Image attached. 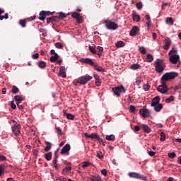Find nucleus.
<instances>
[{
    "label": "nucleus",
    "instance_id": "nucleus-1",
    "mask_svg": "<svg viewBox=\"0 0 181 181\" xmlns=\"http://www.w3.org/2000/svg\"><path fill=\"white\" fill-rule=\"evenodd\" d=\"M179 76L177 72H167L164 74L161 77V84L158 86L157 90L161 94H166L168 91H169V88H168V85H166V81H169L170 80H173Z\"/></svg>",
    "mask_w": 181,
    "mask_h": 181
},
{
    "label": "nucleus",
    "instance_id": "nucleus-2",
    "mask_svg": "<svg viewBox=\"0 0 181 181\" xmlns=\"http://www.w3.org/2000/svg\"><path fill=\"white\" fill-rule=\"evenodd\" d=\"M80 62H82V63H84L85 64H89L90 66H92V67H94L95 70H97V71H100V73H103V71H105V69H104V68L94 63V62H93V59L90 58H82L80 59Z\"/></svg>",
    "mask_w": 181,
    "mask_h": 181
},
{
    "label": "nucleus",
    "instance_id": "nucleus-3",
    "mask_svg": "<svg viewBox=\"0 0 181 181\" xmlns=\"http://www.w3.org/2000/svg\"><path fill=\"white\" fill-rule=\"evenodd\" d=\"M84 136L85 138H89L90 139H97V141L101 142L103 146H105V143L104 142V140L100 138L98 134L92 133L91 134H88L87 133H85Z\"/></svg>",
    "mask_w": 181,
    "mask_h": 181
},
{
    "label": "nucleus",
    "instance_id": "nucleus-4",
    "mask_svg": "<svg viewBox=\"0 0 181 181\" xmlns=\"http://www.w3.org/2000/svg\"><path fill=\"white\" fill-rule=\"evenodd\" d=\"M93 80V76L86 74L85 76H81L76 81V83H79V84H82L83 86L87 84L88 81Z\"/></svg>",
    "mask_w": 181,
    "mask_h": 181
},
{
    "label": "nucleus",
    "instance_id": "nucleus-5",
    "mask_svg": "<svg viewBox=\"0 0 181 181\" xmlns=\"http://www.w3.org/2000/svg\"><path fill=\"white\" fill-rule=\"evenodd\" d=\"M128 176L129 177H132L133 179H139V180L148 181V179L146 178V176L141 175L138 173H134V172L129 173Z\"/></svg>",
    "mask_w": 181,
    "mask_h": 181
},
{
    "label": "nucleus",
    "instance_id": "nucleus-6",
    "mask_svg": "<svg viewBox=\"0 0 181 181\" xmlns=\"http://www.w3.org/2000/svg\"><path fill=\"white\" fill-rule=\"evenodd\" d=\"M112 91L115 95H117V97H121V93H125L127 90H125V87L121 85L120 86L112 88Z\"/></svg>",
    "mask_w": 181,
    "mask_h": 181
},
{
    "label": "nucleus",
    "instance_id": "nucleus-7",
    "mask_svg": "<svg viewBox=\"0 0 181 181\" xmlns=\"http://www.w3.org/2000/svg\"><path fill=\"white\" fill-rule=\"evenodd\" d=\"M105 25L109 30H116V29H118V24L108 20L105 21Z\"/></svg>",
    "mask_w": 181,
    "mask_h": 181
},
{
    "label": "nucleus",
    "instance_id": "nucleus-8",
    "mask_svg": "<svg viewBox=\"0 0 181 181\" xmlns=\"http://www.w3.org/2000/svg\"><path fill=\"white\" fill-rule=\"evenodd\" d=\"M154 65L155 70L158 74L163 73V71L165 69H166V65H165L163 63L155 62Z\"/></svg>",
    "mask_w": 181,
    "mask_h": 181
},
{
    "label": "nucleus",
    "instance_id": "nucleus-9",
    "mask_svg": "<svg viewBox=\"0 0 181 181\" xmlns=\"http://www.w3.org/2000/svg\"><path fill=\"white\" fill-rule=\"evenodd\" d=\"M169 60L172 64H177V62L180 60V57L178 54H170L169 55Z\"/></svg>",
    "mask_w": 181,
    "mask_h": 181
},
{
    "label": "nucleus",
    "instance_id": "nucleus-10",
    "mask_svg": "<svg viewBox=\"0 0 181 181\" xmlns=\"http://www.w3.org/2000/svg\"><path fill=\"white\" fill-rule=\"evenodd\" d=\"M139 114L143 117V118H149V117H151V111L146 109V107L141 109Z\"/></svg>",
    "mask_w": 181,
    "mask_h": 181
},
{
    "label": "nucleus",
    "instance_id": "nucleus-11",
    "mask_svg": "<svg viewBox=\"0 0 181 181\" xmlns=\"http://www.w3.org/2000/svg\"><path fill=\"white\" fill-rule=\"evenodd\" d=\"M70 149H71V147L70 146V144H66L62 149L60 153L61 155H69V152H70Z\"/></svg>",
    "mask_w": 181,
    "mask_h": 181
},
{
    "label": "nucleus",
    "instance_id": "nucleus-12",
    "mask_svg": "<svg viewBox=\"0 0 181 181\" xmlns=\"http://www.w3.org/2000/svg\"><path fill=\"white\" fill-rule=\"evenodd\" d=\"M12 131H13L14 135H16V136H18V135H19V134H21V125L15 124L12 127Z\"/></svg>",
    "mask_w": 181,
    "mask_h": 181
},
{
    "label": "nucleus",
    "instance_id": "nucleus-13",
    "mask_svg": "<svg viewBox=\"0 0 181 181\" xmlns=\"http://www.w3.org/2000/svg\"><path fill=\"white\" fill-rule=\"evenodd\" d=\"M159 103H160V98L159 96H156L152 99L151 106L156 107V105L160 104Z\"/></svg>",
    "mask_w": 181,
    "mask_h": 181
},
{
    "label": "nucleus",
    "instance_id": "nucleus-14",
    "mask_svg": "<svg viewBox=\"0 0 181 181\" xmlns=\"http://www.w3.org/2000/svg\"><path fill=\"white\" fill-rule=\"evenodd\" d=\"M139 33V28L138 26H134L130 30V36H136Z\"/></svg>",
    "mask_w": 181,
    "mask_h": 181
},
{
    "label": "nucleus",
    "instance_id": "nucleus-15",
    "mask_svg": "<svg viewBox=\"0 0 181 181\" xmlns=\"http://www.w3.org/2000/svg\"><path fill=\"white\" fill-rule=\"evenodd\" d=\"M53 22H59V16H54L47 18V23H53Z\"/></svg>",
    "mask_w": 181,
    "mask_h": 181
},
{
    "label": "nucleus",
    "instance_id": "nucleus-16",
    "mask_svg": "<svg viewBox=\"0 0 181 181\" xmlns=\"http://www.w3.org/2000/svg\"><path fill=\"white\" fill-rule=\"evenodd\" d=\"M59 77H62V78H66V68L64 66H61L59 68Z\"/></svg>",
    "mask_w": 181,
    "mask_h": 181
},
{
    "label": "nucleus",
    "instance_id": "nucleus-17",
    "mask_svg": "<svg viewBox=\"0 0 181 181\" xmlns=\"http://www.w3.org/2000/svg\"><path fill=\"white\" fill-rule=\"evenodd\" d=\"M46 147L44 148L45 152H49L52 149V144L49 141H45Z\"/></svg>",
    "mask_w": 181,
    "mask_h": 181
},
{
    "label": "nucleus",
    "instance_id": "nucleus-18",
    "mask_svg": "<svg viewBox=\"0 0 181 181\" xmlns=\"http://www.w3.org/2000/svg\"><path fill=\"white\" fill-rule=\"evenodd\" d=\"M132 16L133 21H134V22H139V21L141 20V17L139 16V15L136 14L135 11H133Z\"/></svg>",
    "mask_w": 181,
    "mask_h": 181
},
{
    "label": "nucleus",
    "instance_id": "nucleus-19",
    "mask_svg": "<svg viewBox=\"0 0 181 181\" xmlns=\"http://www.w3.org/2000/svg\"><path fill=\"white\" fill-rule=\"evenodd\" d=\"M165 42V45L164 46V49L165 50H168L169 49V46L172 45V41H170V39L166 38Z\"/></svg>",
    "mask_w": 181,
    "mask_h": 181
},
{
    "label": "nucleus",
    "instance_id": "nucleus-20",
    "mask_svg": "<svg viewBox=\"0 0 181 181\" xmlns=\"http://www.w3.org/2000/svg\"><path fill=\"white\" fill-rule=\"evenodd\" d=\"M53 15V12L42 11L40 12V16H50Z\"/></svg>",
    "mask_w": 181,
    "mask_h": 181
},
{
    "label": "nucleus",
    "instance_id": "nucleus-21",
    "mask_svg": "<svg viewBox=\"0 0 181 181\" xmlns=\"http://www.w3.org/2000/svg\"><path fill=\"white\" fill-rule=\"evenodd\" d=\"M153 107H154V110L156 111V112H160V111L163 108V105L160 103V104H158L156 106H153Z\"/></svg>",
    "mask_w": 181,
    "mask_h": 181
},
{
    "label": "nucleus",
    "instance_id": "nucleus-22",
    "mask_svg": "<svg viewBox=\"0 0 181 181\" xmlns=\"http://www.w3.org/2000/svg\"><path fill=\"white\" fill-rule=\"evenodd\" d=\"M64 115H65L67 118V119H74V115H72L71 113H67L65 110L63 111Z\"/></svg>",
    "mask_w": 181,
    "mask_h": 181
},
{
    "label": "nucleus",
    "instance_id": "nucleus-23",
    "mask_svg": "<svg viewBox=\"0 0 181 181\" xmlns=\"http://www.w3.org/2000/svg\"><path fill=\"white\" fill-rule=\"evenodd\" d=\"M142 129L146 134H150L151 129L146 124H142Z\"/></svg>",
    "mask_w": 181,
    "mask_h": 181
},
{
    "label": "nucleus",
    "instance_id": "nucleus-24",
    "mask_svg": "<svg viewBox=\"0 0 181 181\" xmlns=\"http://www.w3.org/2000/svg\"><path fill=\"white\" fill-rule=\"evenodd\" d=\"M59 57H60L57 54H55V55L51 56L50 57L51 63H54L55 62H57V60H59Z\"/></svg>",
    "mask_w": 181,
    "mask_h": 181
},
{
    "label": "nucleus",
    "instance_id": "nucleus-25",
    "mask_svg": "<svg viewBox=\"0 0 181 181\" xmlns=\"http://www.w3.org/2000/svg\"><path fill=\"white\" fill-rule=\"evenodd\" d=\"M165 23L170 26L173 25V18L172 17H168L165 19Z\"/></svg>",
    "mask_w": 181,
    "mask_h": 181
},
{
    "label": "nucleus",
    "instance_id": "nucleus-26",
    "mask_svg": "<svg viewBox=\"0 0 181 181\" xmlns=\"http://www.w3.org/2000/svg\"><path fill=\"white\" fill-rule=\"evenodd\" d=\"M14 100L16 102V104L22 103L23 101V98L19 95H17L14 97Z\"/></svg>",
    "mask_w": 181,
    "mask_h": 181
},
{
    "label": "nucleus",
    "instance_id": "nucleus-27",
    "mask_svg": "<svg viewBox=\"0 0 181 181\" xmlns=\"http://www.w3.org/2000/svg\"><path fill=\"white\" fill-rule=\"evenodd\" d=\"M105 139L107 141H111L112 142H114V141H115V136L113 134L106 135Z\"/></svg>",
    "mask_w": 181,
    "mask_h": 181
},
{
    "label": "nucleus",
    "instance_id": "nucleus-28",
    "mask_svg": "<svg viewBox=\"0 0 181 181\" xmlns=\"http://www.w3.org/2000/svg\"><path fill=\"white\" fill-rule=\"evenodd\" d=\"M147 63H152L153 62V56L151 54H148L146 57Z\"/></svg>",
    "mask_w": 181,
    "mask_h": 181
},
{
    "label": "nucleus",
    "instance_id": "nucleus-29",
    "mask_svg": "<svg viewBox=\"0 0 181 181\" xmlns=\"http://www.w3.org/2000/svg\"><path fill=\"white\" fill-rule=\"evenodd\" d=\"M52 152H48V153H45L44 155V156H45L46 160H48V161L52 160Z\"/></svg>",
    "mask_w": 181,
    "mask_h": 181
},
{
    "label": "nucleus",
    "instance_id": "nucleus-30",
    "mask_svg": "<svg viewBox=\"0 0 181 181\" xmlns=\"http://www.w3.org/2000/svg\"><path fill=\"white\" fill-rule=\"evenodd\" d=\"M90 180L91 181H103V180L100 176H94V175H92L90 177Z\"/></svg>",
    "mask_w": 181,
    "mask_h": 181
},
{
    "label": "nucleus",
    "instance_id": "nucleus-31",
    "mask_svg": "<svg viewBox=\"0 0 181 181\" xmlns=\"http://www.w3.org/2000/svg\"><path fill=\"white\" fill-rule=\"evenodd\" d=\"M11 91H12L13 94H17V93H19V88L17 87L16 86L13 85L12 86Z\"/></svg>",
    "mask_w": 181,
    "mask_h": 181
},
{
    "label": "nucleus",
    "instance_id": "nucleus-32",
    "mask_svg": "<svg viewBox=\"0 0 181 181\" xmlns=\"http://www.w3.org/2000/svg\"><path fill=\"white\" fill-rule=\"evenodd\" d=\"M38 66L40 69H45L46 67V62L40 61L38 62Z\"/></svg>",
    "mask_w": 181,
    "mask_h": 181
},
{
    "label": "nucleus",
    "instance_id": "nucleus-33",
    "mask_svg": "<svg viewBox=\"0 0 181 181\" xmlns=\"http://www.w3.org/2000/svg\"><path fill=\"white\" fill-rule=\"evenodd\" d=\"M141 68V65L138 64H134L131 66V69L132 70H138V69Z\"/></svg>",
    "mask_w": 181,
    "mask_h": 181
},
{
    "label": "nucleus",
    "instance_id": "nucleus-34",
    "mask_svg": "<svg viewBox=\"0 0 181 181\" xmlns=\"http://www.w3.org/2000/svg\"><path fill=\"white\" fill-rule=\"evenodd\" d=\"M160 140L161 141V142H165L166 139V134H165L164 132H161L160 134Z\"/></svg>",
    "mask_w": 181,
    "mask_h": 181
},
{
    "label": "nucleus",
    "instance_id": "nucleus-35",
    "mask_svg": "<svg viewBox=\"0 0 181 181\" xmlns=\"http://www.w3.org/2000/svg\"><path fill=\"white\" fill-rule=\"evenodd\" d=\"M170 54H177V49L175 47H173L172 50H170L168 53V56Z\"/></svg>",
    "mask_w": 181,
    "mask_h": 181
},
{
    "label": "nucleus",
    "instance_id": "nucleus-36",
    "mask_svg": "<svg viewBox=\"0 0 181 181\" xmlns=\"http://www.w3.org/2000/svg\"><path fill=\"white\" fill-rule=\"evenodd\" d=\"M175 101V96L170 95L168 98L165 99V103H169Z\"/></svg>",
    "mask_w": 181,
    "mask_h": 181
},
{
    "label": "nucleus",
    "instance_id": "nucleus-37",
    "mask_svg": "<svg viewBox=\"0 0 181 181\" xmlns=\"http://www.w3.org/2000/svg\"><path fill=\"white\" fill-rule=\"evenodd\" d=\"M143 88L144 91H149L151 89V85H149V83H146L143 86Z\"/></svg>",
    "mask_w": 181,
    "mask_h": 181
},
{
    "label": "nucleus",
    "instance_id": "nucleus-38",
    "mask_svg": "<svg viewBox=\"0 0 181 181\" xmlns=\"http://www.w3.org/2000/svg\"><path fill=\"white\" fill-rule=\"evenodd\" d=\"M59 19H64V18H67V15H66V13H63V12H60L59 13V16H57Z\"/></svg>",
    "mask_w": 181,
    "mask_h": 181
},
{
    "label": "nucleus",
    "instance_id": "nucleus-39",
    "mask_svg": "<svg viewBox=\"0 0 181 181\" xmlns=\"http://www.w3.org/2000/svg\"><path fill=\"white\" fill-rule=\"evenodd\" d=\"M89 166H91V163L90 162H84L83 164L82 165V168L83 169H86V168H88Z\"/></svg>",
    "mask_w": 181,
    "mask_h": 181
},
{
    "label": "nucleus",
    "instance_id": "nucleus-40",
    "mask_svg": "<svg viewBox=\"0 0 181 181\" xmlns=\"http://www.w3.org/2000/svg\"><path fill=\"white\" fill-rule=\"evenodd\" d=\"M139 49L140 53H141V54H146V49H145V47H140L139 48Z\"/></svg>",
    "mask_w": 181,
    "mask_h": 181
},
{
    "label": "nucleus",
    "instance_id": "nucleus-41",
    "mask_svg": "<svg viewBox=\"0 0 181 181\" xmlns=\"http://www.w3.org/2000/svg\"><path fill=\"white\" fill-rule=\"evenodd\" d=\"M2 14H0V21H4V19H8L9 18V14L6 13L4 16H1Z\"/></svg>",
    "mask_w": 181,
    "mask_h": 181
},
{
    "label": "nucleus",
    "instance_id": "nucleus-42",
    "mask_svg": "<svg viewBox=\"0 0 181 181\" xmlns=\"http://www.w3.org/2000/svg\"><path fill=\"white\" fill-rule=\"evenodd\" d=\"M19 23L22 28H26V20H20Z\"/></svg>",
    "mask_w": 181,
    "mask_h": 181
},
{
    "label": "nucleus",
    "instance_id": "nucleus-43",
    "mask_svg": "<svg viewBox=\"0 0 181 181\" xmlns=\"http://www.w3.org/2000/svg\"><path fill=\"white\" fill-rule=\"evenodd\" d=\"M116 46L117 47H124V46H125V44L122 41H118L116 44Z\"/></svg>",
    "mask_w": 181,
    "mask_h": 181
},
{
    "label": "nucleus",
    "instance_id": "nucleus-44",
    "mask_svg": "<svg viewBox=\"0 0 181 181\" xmlns=\"http://www.w3.org/2000/svg\"><path fill=\"white\" fill-rule=\"evenodd\" d=\"M54 46L57 49H63V44H62V42H56Z\"/></svg>",
    "mask_w": 181,
    "mask_h": 181
},
{
    "label": "nucleus",
    "instance_id": "nucleus-45",
    "mask_svg": "<svg viewBox=\"0 0 181 181\" xmlns=\"http://www.w3.org/2000/svg\"><path fill=\"white\" fill-rule=\"evenodd\" d=\"M168 158H170V159H175V158H176V153L175 152L169 153Z\"/></svg>",
    "mask_w": 181,
    "mask_h": 181
},
{
    "label": "nucleus",
    "instance_id": "nucleus-46",
    "mask_svg": "<svg viewBox=\"0 0 181 181\" xmlns=\"http://www.w3.org/2000/svg\"><path fill=\"white\" fill-rule=\"evenodd\" d=\"M5 171V165H0V176H2V173Z\"/></svg>",
    "mask_w": 181,
    "mask_h": 181
},
{
    "label": "nucleus",
    "instance_id": "nucleus-47",
    "mask_svg": "<svg viewBox=\"0 0 181 181\" xmlns=\"http://www.w3.org/2000/svg\"><path fill=\"white\" fill-rule=\"evenodd\" d=\"M72 18H74V19H77L78 18V16H80V13H77V12H74L71 14Z\"/></svg>",
    "mask_w": 181,
    "mask_h": 181
},
{
    "label": "nucleus",
    "instance_id": "nucleus-48",
    "mask_svg": "<svg viewBox=\"0 0 181 181\" xmlns=\"http://www.w3.org/2000/svg\"><path fill=\"white\" fill-rule=\"evenodd\" d=\"M89 50L93 54H97V51L95 50V48H94L93 47L89 46Z\"/></svg>",
    "mask_w": 181,
    "mask_h": 181
},
{
    "label": "nucleus",
    "instance_id": "nucleus-49",
    "mask_svg": "<svg viewBox=\"0 0 181 181\" xmlns=\"http://www.w3.org/2000/svg\"><path fill=\"white\" fill-rule=\"evenodd\" d=\"M39 31L42 33V36H46V30L45 28H40Z\"/></svg>",
    "mask_w": 181,
    "mask_h": 181
},
{
    "label": "nucleus",
    "instance_id": "nucleus-50",
    "mask_svg": "<svg viewBox=\"0 0 181 181\" xmlns=\"http://www.w3.org/2000/svg\"><path fill=\"white\" fill-rule=\"evenodd\" d=\"M76 21H77L78 23H83V17H81V16H79L76 18Z\"/></svg>",
    "mask_w": 181,
    "mask_h": 181
},
{
    "label": "nucleus",
    "instance_id": "nucleus-51",
    "mask_svg": "<svg viewBox=\"0 0 181 181\" xmlns=\"http://www.w3.org/2000/svg\"><path fill=\"white\" fill-rule=\"evenodd\" d=\"M135 111H136V107L130 105V112L134 113Z\"/></svg>",
    "mask_w": 181,
    "mask_h": 181
},
{
    "label": "nucleus",
    "instance_id": "nucleus-52",
    "mask_svg": "<svg viewBox=\"0 0 181 181\" xmlns=\"http://www.w3.org/2000/svg\"><path fill=\"white\" fill-rule=\"evenodd\" d=\"M66 171V172H71V166H66L64 168V172Z\"/></svg>",
    "mask_w": 181,
    "mask_h": 181
},
{
    "label": "nucleus",
    "instance_id": "nucleus-53",
    "mask_svg": "<svg viewBox=\"0 0 181 181\" xmlns=\"http://www.w3.org/2000/svg\"><path fill=\"white\" fill-rule=\"evenodd\" d=\"M137 9H142V3L139 2L136 4Z\"/></svg>",
    "mask_w": 181,
    "mask_h": 181
},
{
    "label": "nucleus",
    "instance_id": "nucleus-54",
    "mask_svg": "<svg viewBox=\"0 0 181 181\" xmlns=\"http://www.w3.org/2000/svg\"><path fill=\"white\" fill-rule=\"evenodd\" d=\"M95 86H97V87H100V86H101V81L100 79L96 80L95 81Z\"/></svg>",
    "mask_w": 181,
    "mask_h": 181
},
{
    "label": "nucleus",
    "instance_id": "nucleus-55",
    "mask_svg": "<svg viewBox=\"0 0 181 181\" xmlns=\"http://www.w3.org/2000/svg\"><path fill=\"white\" fill-rule=\"evenodd\" d=\"M97 50L100 52V53H103V52H104V48H103V47H100V46H98L97 47Z\"/></svg>",
    "mask_w": 181,
    "mask_h": 181
},
{
    "label": "nucleus",
    "instance_id": "nucleus-56",
    "mask_svg": "<svg viewBox=\"0 0 181 181\" xmlns=\"http://www.w3.org/2000/svg\"><path fill=\"white\" fill-rule=\"evenodd\" d=\"M6 160V158L4 156L0 155V162Z\"/></svg>",
    "mask_w": 181,
    "mask_h": 181
},
{
    "label": "nucleus",
    "instance_id": "nucleus-57",
    "mask_svg": "<svg viewBox=\"0 0 181 181\" xmlns=\"http://www.w3.org/2000/svg\"><path fill=\"white\" fill-rule=\"evenodd\" d=\"M139 131H141V127H139V126H135L134 132H139Z\"/></svg>",
    "mask_w": 181,
    "mask_h": 181
},
{
    "label": "nucleus",
    "instance_id": "nucleus-58",
    "mask_svg": "<svg viewBox=\"0 0 181 181\" xmlns=\"http://www.w3.org/2000/svg\"><path fill=\"white\" fill-rule=\"evenodd\" d=\"M11 107L12 110H16V105H15V103H13V101H12L11 103Z\"/></svg>",
    "mask_w": 181,
    "mask_h": 181
},
{
    "label": "nucleus",
    "instance_id": "nucleus-59",
    "mask_svg": "<svg viewBox=\"0 0 181 181\" xmlns=\"http://www.w3.org/2000/svg\"><path fill=\"white\" fill-rule=\"evenodd\" d=\"M21 103H16L17 107L19 110H23V105H21Z\"/></svg>",
    "mask_w": 181,
    "mask_h": 181
},
{
    "label": "nucleus",
    "instance_id": "nucleus-60",
    "mask_svg": "<svg viewBox=\"0 0 181 181\" xmlns=\"http://www.w3.org/2000/svg\"><path fill=\"white\" fill-rule=\"evenodd\" d=\"M55 129L59 135H62V129L60 127H55Z\"/></svg>",
    "mask_w": 181,
    "mask_h": 181
},
{
    "label": "nucleus",
    "instance_id": "nucleus-61",
    "mask_svg": "<svg viewBox=\"0 0 181 181\" xmlns=\"http://www.w3.org/2000/svg\"><path fill=\"white\" fill-rule=\"evenodd\" d=\"M33 59H39V54L36 53L32 55Z\"/></svg>",
    "mask_w": 181,
    "mask_h": 181
},
{
    "label": "nucleus",
    "instance_id": "nucleus-62",
    "mask_svg": "<svg viewBox=\"0 0 181 181\" xmlns=\"http://www.w3.org/2000/svg\"><path fill=\"white\" fill-rule=\"evenodd\" d=\"M57 154L54 155V160L52 161V163H57Z\"/></svg>",
    "mask_w": 181,
    "mask_h": 181
},
{
    "label": "nucleus",
    "instance_id": "nucleus-63",
    "mask_svg": "<svg viewBox=\"0 0 181 181\" xmlns=\"http://www.w3.org/2000/svg\"><path fill=\"white\" fill-rule=\"evenodd\" d=\"M156 153H155L154 151H148V154L149 155V156H155V154Z\"/></svg>",
    "mask_w": 181,
    "mask_h": 181
},
{
    "label": "nucleus",
    "instance_id": "nucleus-64",
    "mask_svg": "<svg viewBox=\"0 0 181 181\" xmlns=\"http://www.w3.org/2000/svg\"><path fill=\"white\" fill-rule=\"evenodd\" d=\"M101 173L103 176H107V170L105 169L102 170Z\"/></svg>",
    "mask_w": 181,
    "mask_h": 181
}]
</instances>
